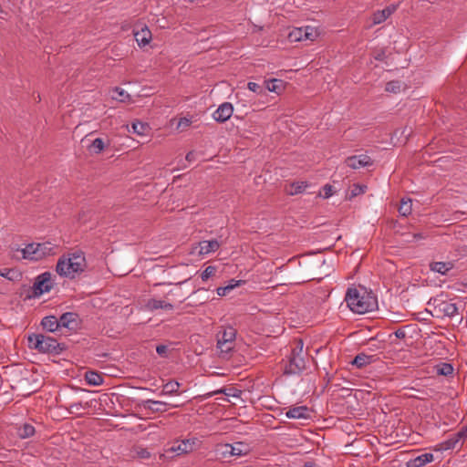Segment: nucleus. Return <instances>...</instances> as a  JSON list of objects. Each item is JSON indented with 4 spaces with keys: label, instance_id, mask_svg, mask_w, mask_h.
<instances>
[{
    "label": "nucleus",
    "instance_id": "obj_24",
    "mask_svg": "<svg viewBox=\"0 0 467 467\" xmlns=\"http://www.w3.org/2000/svg\"><path fill=\"white\" fill-rule=\"evenodd\" d=\"M41 325L44 329L49 332H55L60 328L58 319L55 316L45 317L41 321Z\"/></svg>",
    "mask_w": 467,
    "mask_h": 467
},
{
    "label": "nucleus",
    "instance_id": "obj_15",
    "mask_svg": "<svg viewBox=\"0 0 467 467\" xmlns=\"http://www.w3.org/2000/svg\"><path fill=\"white\" fill-rule=\"evenodd\" d=\"M293 417L294 420H302V424H305V421L312 420L315 417L314 410L307 406H294L293 410Z\"/></svg>",
    "mask_w": 467,
    "mask_h": 467
},
{
    "label": "nucleus",
    "instance_id": "obj_30",
    "mask_svg": "<svg viewBox=\"0 0 467 467\" xmlns=\"http://www.w3.org/2000/svg\"><path fill=\"white\" fill-rule=\"evenodd\" d=\"M21 273L16 269H0V276H3L10 281L18 280L21 277Z\"/></svg>",
    "mask_w": 467,
    "mask_h": 467
},
{
    "label": "nucleus",
    "instance_id": "obj_19",
    "mask_svg": "<svg viewBox=\"0 0 467 467\" xmlns=\"http://www.w3.org/2000/svg\"><path fill=\"white\" fill-rule=\"evenodd\" d=\"M460 442H461V441L457 438L456 433H453L444 441L438 443L434 447V451H445L452 450V449L456 448L457 444Z\"/></svg>",
    "mask_w": 467,
    "mask_h": 467
},
{
    "label": "nucleus",
    "instance_id": "obj_59",
    "mask_svg": "<svg viewBox=\"0 0 467 467\" xmlns=\"http://www.w3.org/2000/svg\"><path fill=\"white\" fill-rule=\"evenodd\" d=\"M414 238H416V239H422V238H424V236H423L422 234H414Z\"/></svg>",
    "mask_w": 467,
    "mask_h": 467
},
{
    "label": "nucleus",
    "instance_id": "obj_44",
    "mask_svg": "<svg viewBox=\"0 0 467 467\" xmlns=\"http://www.w3.org/2000/svg\"><path fill=\"white\" fill-rule=\"evenodd\" d=\"M247 88L249 90H251L254 93H258V94L263 93L265 90V88L263 86H261L255 82H248Z\"/></svg>",
    "mask_w": 467,
    "mask_h": 467
},
{
    "label": "nucleus",
    "instance_id": "obj_5",
    "mask_svg": "<svg viewBox=\"0 0 467 467\" xmlns=\"http://www.w3.org/2000/svg\"><path fill=\"white\" fill-rule=\"evenodd\" d=\"M236 337V329L231 326L221 327L216 335L217 348L221 353L229 354L234 347Z\"/></svg>",
    "mask_w": 467,
    "mask_h": 467
},
{
    "label": "nucleus",
    "instance_id": "obj_41",
    "mask_svg": "<svg viewBox=\"0 0 467 467\" xmlns=\"http://www.w3.org/2000/svg\"><path fill=\"white\" fill-rule=\"evenodd\" d=\"M49 245L50 244H36L37 250H39V254H41V259L50 254L52 248Z\"/></svg>",
    "mask_w": 467,
    "mask_h": 467
},
{
    "label": "nucleus",
    "instance_id": "obj_2",
    "mask_svg": "<svg viewBox=\"0 0 467 467\" xmlns=\"http://www.w3.org/2000/svg\"><path fill=\"white\" fill-rule=\"evenodd\" d=\"M345 301L348 307L356 314L373 311L378 306L377 297L365 287H350L348 289Z\"/></svg>",
    "mask_w": 467,
    "mask_h": 467
},
{
    "label": "nucleus",
    "instance_id": "obj_56",
    "mask_svg": "<svg viewBox=\"0 0 467 467\" xmlns=\"http://www.w3.org/2000/svg\"><path fill=\"white\" fill-rule=\"evenodd\" d=\"M291 368H292V358H289L288 364L285 366V373H290L291 372Z\"/></svg>",
    "mask_w": 467,
    "mask_h": 467
},
{
    "label": "nucleus",
    "instance_id": "obj_16",
    "mask_svg": "<svg viewBox=\"0 0 467 467\" xmlns=\"http://www.w3.org/2000/svg\"><path fill=\"white\" fill-rule=\"evenodd\" d=\"M398 8V5H389L382 10L375 12L372 16L373 25H379L386 21Z\"/></svg>",
    "mask_w": 467,
    "mask_h": 467
},
{
    "label": "nucleus",
    "instance_id": "obj_39",
    "mask_svg": "<svg viewBox=\"0 0 467 467\" xmlns=\"http://www.w3.org/2000/svg\"><path fill=\"white\" fill-rule=\"evenodd\" d=\"M310 184L306 182H294V194L303 193L306 192L307 188H310Z\"/></svg>",
    "mask_w": 467,
    "mask_h": 467
},
{
    "label": "nucleus",
    "instance_id": "obj_43",
    "mask_svg": "<svg viewBox=\"0 0 467 467\" xmlns=\"http://www.w3.org/2000/svg\"><path fill=\"white\" fill-rule=\"evenodd\" d=\"M232 390L233 389H227L223 388V389H216V390L207 393L206 397L210 398L216 394H224L226 396H236L234 393H232Z\"/></svg>",
    "mask_w": 467,
    "mask_h": 467
},
{
    "label": "nucleus",
    "instance_id": "obj_11",
    "mask_svg": "<svg viewBox=\"0 0 467 467\" xmlns=\"http://www.w3.org/2000/svg\"><path fill=\"white\" fill-rule=\"evenodd\" d=\"M134 37L140 47H144L150 44L152 39V34L149 27L144 25L136 26L133 30Z\"/></svg>",
    "mask_w": 467,
    "mask_h": 467
},
{
    "label": "nucleus",
    "instance_id": "obj_4",
    "mask_svg": "<svg viewBox=\"0 0 467 467\" xmlns=\"http://www.w3.org/2000/svg\"><path fill=\"white\" fill-rule=\"evenodd\" d=\"M28 345L31 348L48 354H59L65 348L64 345L58 343L57 339L43 334L28 336Z\"/></svg>",
    "mask_w": 467,
    "mask_h": 467
},
{
    "label": "nucleus",
    "instance_id": "obj_3",
    "mask_svg": "<svg viewBox=\"0 0 467 467\" xmlns=\"http://www.w3.org/2000/svg\"><path fill=\"white\" fill-rule=\"evenodd\" d=\"M87 268V261L82 251L67 253L59 257L56 271L63 277L73 279L77 275L83 273Z\"/></svg>",
    "mask_w": 467,
    "mask_h": 467
},
{
    "label": "nucleus",
    "instance_id": "obj_45",
    "mask_svg": "<svg viewBox=\"0 0 467 467\" xmlns=\"http://www.w3.org/2000/svg\"><path fill=\"white\" fill-rule=\"evenodd\" d=\"M315 462L313 461L303 462L301 459L294 460V467H314Z\"/></svg>",
    "mask_w": 467,
    "mask_h": 467
},
{
    "label": "nucleus",
    "instance_id": "obj_38",
    "mask_svg": "<svg viewBox=\"0 0 467 467\" xmlns=\"http://www.w3.org/2000/svg\"><path fill=\"white\" fill-rule=\"evenodd\" d=\"M216 273V267L213 265L207 266L201 274L202 281H207L210 277L213 276Z\"/></svg>",
    "mask_w": 467,
    "mask_h": 467
},
{
    "label": "nucleus",
    "instance_id": "obj_21",
    "mask_svg": "<svg viewBox=\"0 0 467 467\" xmlns=\"http://www.w3.org/2000/svg\"><path fill=\"white\" fill-rule=\"evenodd\" d=\"M310 358L308 354H294V374L301 372L306 368V364L309 363Z\"/></svg>",
    "mask_w": 467,
    "mask_h": 467
},
{
    "label": "nucleus",
    "instance_id": "obj_26",
    "mask_svg": "<svg viewBox=\"0 0 467 467\" xmlns=\"http://www.w3.org/2000/svg\"><path fill=\"white\" fill-rule=\"evenodd\" d=\"M109 145V141H105L101 138H97L94 140H92V142L88 146V150L95 154H99Z\"/></svg>",
    "mask_w": 467,
    "mask_h": 467
},
{
    "label": "nucleus",
    "instance_id": "obj_22",
    "mask_svg": "<svg viewBox=\"0 0 467 467\" xmlns=\"http://www.w3.org/2000/svg\"><path fill=\"white\" fill-rule=\"evenodd\" d=\"M434 456L432 453H422L410 462L409 467H422L429 462H433Z\"/></svg>",
    "mask_w": 467,
    "mask_h": 467
},
{
    "label": "nucleus",
    "instance_id": "obj_58",
    "mask_svg": "<svg viewBox=\"0 0 467 467\" xmlns=\"http://www.w3.org/2000/svg\"><path fill=\"white\" fill-rule=\"evenodd\" d=\"M285 415H286L287 418H292V415H293L292 409H289L286 411Z\"/></svg>",
    "mask_w": 467,
    "mask_h": 467
},
{
    "label": "nucleus",
    "instance_id": "obj_27",
    "mask_svg": "<svg viewBox=\"0 0 467 467\" xmlns=\"http://www.w3.org/2000/svg\"><path fill=\"white\" fill-rule=\"evenodd\" d=\"M85 379L90 386H99L103 383L102 376L95 371H87Z\"/></svg>",
    "mask_w": 467,
    "mask_h": 467
},
{
    "label": "nucleus",
    "instance_id": "obj_52",
    "mask_svg": "<svg viewBox=\"0 0 467 467\" xmlns=\"http://www.w3.org/2000/svg\"><path fill=\"white\" fill-rule=\"evenodd\" d=\"M398 338H404L406 337V331L404 328H400L394 332Z\"/></svg>",
    "mask_w": 467,
    "mask_h": 467
},
{
    "label": "nucleus",
    "instance_id": "obj_23",
    "mask_svg": "<svg viewBox=\"0 0 467 467\" xmlns=\"http://www.w3.org/2000/svg\"><path fill=\"white\" fill-rule=\"evenodd\" d=\"M143 406L153 412H163L167 410L168 404L160 400H147Z\"/></svg>",
    "mask_w": 467,
    "mask_h": 467
},
{
    "label": "nucleus",
    "instance_id": "obj_25",
    "mask_svg": "<svg viewBox=\"0 0 467 467\" xmlns=\"http://www.w3.org/2000/svg\"><path fill=\"white\" fill-rule=\"evenodd\" d=\"M374 358L373 356L366 355L364 353L358 354L353 361L351 362L352 365L356 366L358 368H364L365 366L370 364L373 362Z\"/></svg>",
    "mask_w": 467,
    "mask_h": 467
},
{
    "label": "nucleus",
    "instance_id": "obj_14",
    "mask_svg": "<svg viewBox=\"0 0 467 467\" xmlns=\"http://www.w3.org/2000/svg\"><path fill=\"white\" fill-rule=\"evenodd\" d=\"M233 112V105L229 102H224L213 112V117L218 122H225L231 118Z\"/></svg>",
    "mask_w": 467,
    "mask_h": 467
},
{
    "label": "nucleus",
    "instance_id": "obj_20",
    "mask_svg": "<svg viewBox=\"0 0 467 467\" xmlns=\"http://www.w3.org/2000/svg\"><path fill=\"white\" fill-rule=\"evenodd\" d=\"M22 257L32 261L41 260V254L37 250L36 244H29L21 250Z\"/></svg>",
    "mask_w": 467,
    "mask_h": 467
},
{
    "label": "nucleus",
    "instance_id": "obj_7",
    "mask_svg": "<svg viewBox=\"0 0 467 467\" xmlns=\"http://www.w3.org/2000/svg\"><path fill=\"white\" fill-rule=\"evenodd\" d=\"M433 306L439 316L453 317L458 314V306L455 303L436 297L433 299Z\"/></svg>",
    "mask_w": 467,
    "mask_h": 467
},
{
    "label": "nucleus",
    "instance_id": "obj_60",
    "mask_svg": "<svg viewBox=\"0 0 467 467\" xmlns=\"http://www.w3.org/2000/svg\"><path fill=\"white\" fill-rule=\"evenodd\" d=\"M295 454H301V451H294V455Z\"/></svg>",
    "mask_w": 467,
    "mask_h": 467
},
{
    "label": "nucleus",
    "instance_id": "obj_32",
    "mask_svg": "<svg viewBox=\"0 0 467 467\" xmlns=\"http://www.w3.org/2000/svg\"><path fill=\"white\" fill-rule=\"evenodd\" d=\"M265 89L275 93H279L284 88V83L280 79H271L269 81H265Z\"/></svg>",
    "mask_w": 467,
    "mask_h": 467
},
{
    "label": "nucleus",
    "instance_id": "obj_35",
    "mask_svg": "<svg viewBox=\"0 0 467 467\" xmlns=\"http://www.w3.org/2000/svg\"><path fill=\"white\" fill-rule=\"evenodd\" d=\"M131 129L134 133L138 135H144L149 130L148 124L142 123L140 121H135L131 124Z\"/></svg>",
    "mask_w": 467,
    "mask_h": 467
},
{
    "label": "nucleus",
    "instance_id": "obj_42",
    "mask_svg": "<svg viewBox=\"0 0 467 467\" xmlns=\"http://www.w3.org/2000/svg\"><path fill=\"white\" fill-rule=\"evenodd\" d=\"M333 193H334L333 187L329 184H326L320 191L319 195L324 199H327V198L331 197L333 195Z\"/></svg>",
    "mask_w": 467,
    "mask_h": 467
},
{
    "label": "nucleus",
    "instance_id": "obj_53",
    "mask_svg": "<svg viewBox=\"0 0 467 467\" xmlns=\"http://www.w3.org/2000/svg\"><path fill=\"white\" fill-rule=\"evenodd\" d=\"M69 408L71 410V412L78 411L82 408V403L81 402L72 403Z\"/></svg>",
    "mask_w": 467,
    "mask_h": 467
},
{
    "label": "nucleus",
    "instance_id": "obj_1",
    "mask_svg": "<svg viewBox=\"0 0 467 467\" xmlns=\"http://www.w3.org/2000/svg\"><path fill=\"white\" fill-rule=\"evenodd\" d=\"M324 260L315 253H308L294 256V265L298 266L297 275L294 276V295L297 302L294 306V313L302 322L309 320L312 313L325 300V292L318 286H303L302 284L316 279L317 269Z\"/></svg>",
    "mask_w": 467,
    "mask_h": 467
},
{
    "label": "nucleus",
    "instance_id": "obj_48",
    "mask_svg": "<svg viewBox=\"0 0 467 467\" xmlns=\"http://www.w3.org/2000/svg\"><path fill=\"white\" fill-rule=\"evenodd\" d=\"M457 438L461 441L462 443L463 440L467 437V424L463 427H462L457 432H456Z\"/></svg>",
    "mask_w": 467,
    "mask_h": 467
},
{
    "label": "nucleus",
    "instance_id": "obj_46",
    "mask_svg": "<svg viewBox=\"0 0 467 467\" xmlns=\"http://www.w3.org/2000/svg\"><path fill=\"white\" fill-rule=\"evenodd\" d=\"M233 289H234V285H226V286H223V287H218L216 289V292L219 296H224Z\"/></svg>",
    "mask_w": 467,
    "mask_h": 467
},
{
    "label": "nucleus",
    "instance_id": "obj_37",
    "mask_svg": "<svg viewBox=\"0 0 467 467\" xmlns=\"http://www.w3.org/2000/svg\"><path fill=\"white\" fill-rule=\"evenodd\" d=\"M401 82L399 80L389 81L386 84L385 90L388 92L397 93L400 90Z\"/></svg>",
    "mask_w": 467,
    "mask_h": 467
},
{
    "label": "nucleus",
    "instance_id": "obj_51",
    "mask_svg": "<svg viewBox=\"0 0 467 467\" xmlns=\"http://www.w3.org/2000/svg\"><path fill=\"white\" fill-rule=\"evenodd\" d=\"M191 125V120L187 118H182L178 123L179 127L186 128Z\"/></svg>",
    "mask_w": 467,
    "mask_h": 467
},
{
    "label": "nucleus",
    "instance_id": "obj_34",
    "mask_svg": "<svg viewBox=\"0 0 467 467\" xmlns=\"http://www.w3.org/2000/svg\"><path fill=\"white\" fill-rule=\"evenodd\" d=\"M437 373L442 376H450L453 373V367L449 363H441L436 367Z\"/></svg>",
    "mask_w": 467,
    "mask_h": 467
},
{
    "label": "nucleus",
    "instance_id": "obj_6",
    "mask_svg": "<svg viewBox=\"0 0 467 467\" xmlns=\"http://www.w3.org/2000/svg\"><path fill=\"white\" fill-rule=\"evenodd\" d=\"M199 442L197 438L177 441L167 451L175 452L177 455L186 454L196 450L199 446Z\"/></svg>",
    "mask_w": 467,
    "mask_h": 467
},
{
    "label": "nucleus",
    "instance_id": "obj_13",
    "mask_svg": "<svg viewBox=\"0 0 467 467\" xmlns=\"http://www.w3.org/2000/svg\"><path fill=\"white\" fill-rule=\"evenodd\" d=\"M222 449H230L229 455L232 456H244L251 452V446L243 441H237L233 444H223L222 445Z\"/></svg>",
    "mask_w": 467,
    "mask_h": 467
},
{
    "label": "nucleus",
    "instance_id": "obj_49",
    "mask_svg": "<svg viewBox=\"0 0 467 467\" xmlns=\"http://www.w3.org/2000/svg\"><path fill=\"white\" fill-rule=\"evenodd\" d=\"M137 455L140 459H149L150 457V452L147 449L140 448L137 451Z\"/></svg>",
    "mask_w": 467,
    "mask_h": 467
},
{
    "label": "nucleus",
    "instance_id": "obj_36",
    "mask_svg": "<svg viewBox=\"0 0 467 467\" xmlns=\"http://www.w3.org/2000/svg\"><path fill=\"white\" fill-rule=\"evenodd\" d=\"M113 92L116 93L117 95H112V98L119 101L125 102L126 100H128L130 99V95L124 89H122L120 88H115Z\"/></svg>",
    "mask_w": 467,
    "mask_h": 467
},
{
    "label": "nucleus",
    "instance_id": "obj_54",
    "mask_svg": "<svg viewBox=\"0 0 467 467\" xmlns=\"http://www.w3.org/2000/svg\"><path fill=\"white\" fill-rule=\"evenodd\" d=\"M186 161H189V162H192V161H194L196 160L195 158V152L194 151H189L187 154H186V157H185Z\"/></svg>",
    "mask_w": 467,
    "mask_h": 467
},
{
    "label": "nucleus",
    "instance_id": "obj_57",
    "mask_svg": "<svg viewBox=\"0 0 467 467\" xmlns=\"http://www.w3.org/2000/svg\"><path fill=\"white\" fill-rule=\"evenodd\" d=\"M219 450H221V451H221V454H222L223 456H226L227 454H229V450H230V449H228V450H227V449H222V446H221Z\"/></svg>",
    "mask_w": 467,
    "mask_h": 467
},
{
    "label": "nucleus",
    "instance_id": "obj_12",
    "mask_svg": "<svg viewBox=\"0 0 467 467\" xmlns=\"http://www.w3.org/2000/svg\"><path fill=\"white\" fill-rule=\"evenodd\" d=\"M345 162L348 167L353 170L371 166L373 164V161L367 154L349 156L346 159Z\"/></svg>",
    "mask_w": 467,
    "mask_h": 467
},
{
    "label": "nucleus",
    "instance_id": "obj_55",
    "mask_svg": "<svg viewBox=\"0 0 467 467\" xmlns=\"http://www.w3.org/2000/svg\"><path fill=\"white\" fill-rule=\"evenodd\" d=\"M241 283H244V281H242V280L235 281L234 279H232L228 285H234V288H235V287L239 286L241 285Z\"/></svg>",
    "mask_w": 467,
    "mask_h": 467
},
{
    "label": "nucleus",
    "instance_id": "obj_10",
    "mask_svg": "<svg viewBox=\"0 0 467 467\" xmlns=\"http://www.w3.org/2000/svg\"><path fill=\"white\" fill-rule=\"evenodd\" d=\"M59 327L67 328L70 331H76L80 327L79 316L74 312H67L58 318Z\"/></svg>",
    "mask_w": 467,
    "mask_h": 467
},
{
    "label": "nucleus",
    "instance_id": "obj_8",
    "mask_svg": "<svg viewBox=\"0 0 467 467\" xmlns=\"http://www.w3.org/2000/svg\"><path fill=\"white\" fill-rule=\"evenodd\" d=\"M51 277L52 275L49 272H45L36 277L33 286L36 296L47 293L52 289L53 282Z\"/></svg>",
    "mask_w": 467,
    "mask_h": 467
},
{
    "label": "nucleus",
    "instance_id": "obj_29",
    "mask_svg": "<svg viewBox=\"0 0 467 467\" xmlns=\"http://www.w3.org/2000/svg\"><path fill=\"white\" fill-rule=\"evenodd\" d=\"M181 384L178 381H169L163 385L162 394L164 395H173L179 393Z\"/></svg>",
    "mask_w": 467,
    "mask_h": 467
},
{
    "label": "nucleus",
    "instance_id": "obj_33",
    "mask_svg": "<svg viewBox=\"0 0 467 467\" xmlns=\"http://www.w3.org/2000/svg\"><path fill=\"white\" fill-rule=\"evenodd\" d=\"M411 200L408 199H402L400 205L399 207V213L402 216H407L411 213Z\"/></svg>",
    "mask_w": 467,
    "mask_h": 467
},
{
    "label": "nucleus",
    "instance_id": "obj_17",
    "mask_svg": "<svg viewBox=\"0 0 467 467\" xmlns=\"http://www.w3.org/2000/svg\"><path fill=\"white\" fill-rule=\"evenodd\" d=\"M221 246V244L213 239V240H203L198 243L199 248L198 254L199 255H206L211 253L216 252Z\"/></svg>",
    "mask_w": 467,
    "mask_h": 467
},
{
    "label": "nucleus",
    "instance_id": "obj_18",
    "mask_svg": "<svg viewBox=\"0 0 467 467\" xmlns=\"http://www.w3.org/2000/svg\"><path fill=\"white\" fill-rule=\"evenodd\" d=\"M145 306L150 311H155L157 309H164L166 311H172L174 308L172 304L168 303L164 300H158L155 298L149 299L147 301Z\"/></svg>",
    "mask_w": 467,
    "mask_h": 467
},
{
    "label": "nucleus",
    "instance_id": "obj_31",
    "mask_svg": "<svg viewBox=\"0 0 467 467\" xmlns=\"http://www.w3.org/2000/svg\"><path fill=\"white\" fill-rule=\"evenodd\" d=\"M17 434L21 439L32 437L35 434V428L31 424L25 423L18 429Z\"/></svg>",
    "mask_w": 467,
    "mask_h": 467
},
{
    "label": "nucleus",
    "instance_id": "obj_50",
    "mask_svg": "<svg viewBox=\"0 0 467 467\" xmlns=\"http://www.w3.org/2000/svg\"><path fill=\"white\" fill-rule=\"evenodd\" d=\"M366 188L367 187L363 186V185L354 184V188L352 190V195L356 196L358 194L364 193Z\"/></svg>",
    "mask_w": 467,
    "mask_h": 467
},
{
    "label": "nucleus",
    "instance_id": "obj_9",
    "mask_svg": "<svg viewBox=\"0 0 467 467\" xmlns=\"http://www.w3.org/2000/svg\"><path fill=\"white\" fill-rule=\"evenodd\" d=\"M318 36V32L316 27L306 26H294V41H314Z\"/></svg>",
    "mask_w": 467,
    "mask_h": 467
},
{
    "label": "nucleus",
    "instance_id": "obj_40",
    "mask_svg": "<svg viewBox=\"0 0 467 467\" xmlns=\"http://www.w3.org/2000/svg\"><path fill=\"white\" fill-rule=\"evenodd\" d=\"M304 342L301 337H294V354H307L304 352Z\"/></svg>",
    "mask_w": 467,
    "mask_h": 467
},
{
    "label": "nucleus",
    "instance_id": "obj_47",
    "mask_svg": "<svg viewBox=\"0 0 467 467\" xmlns=\"http://www.w3.org/2000/svg\"><path fill=\"white\" fill-rule=\"evenodd\" d=\"M156 352L162 358H167L168 347L165 345H158L156 347Z\"/></svg>",
    "mask_w": 467,
    "mask_h": 467
},
{
    "label": "nucleus",
    "instance_id": "obj_28",
    "mask_svg": "<svg viewBox=\"0 0 467 467\" xmlns=\"http://www.w3.org/2000/svg\"><path fill=\"white\" fill-rule=\"evenodd\" d=\"M452 268L451 263L434 262L431 264V270L441 275H446Z\"/></svg>",
    "mask_w": 467,
    "mask_h": 467
}]
</instances>
